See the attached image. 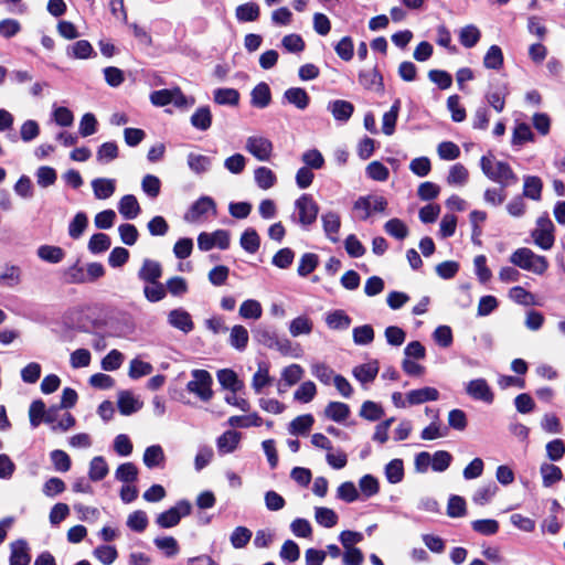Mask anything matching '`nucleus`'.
Returning a JSON list of instances; mask_svg holds the SVG:
<instances>
[{"label": "nucleus", "mask_w": 565, "mask_h": 565, "mask_svg": "<svg viewBox=\"0 0 565 565\" xmlns=\"http://www.w3.org/2000/svg\"><path fill=\"white\" fill-rule=\"evenodd\" d=\"M322 226L326 236L333 243L339 241V232L341 226L340 215L337 212L329 211L321 216Z\"/></svg>", "instance_id": "obj_16"}, {"label": "nucleus", "mask_w": 565, "mask_h": 565, "mask_svg": "<svg viewBox=\"0 0 565 565\" xmlns=\"http://www.w3.org/2000/svg\"><path fill=\"white\" fill-rule=\"evenodd\" d=\"M510 262L514 266L536 275H543L548 268V262L545 256L537 255L526 247L514 250L510 256Z\"/></svg>", "instance_id": "obj_2"}, {"label": "nucleus", "mask_w": 565, "mask_h": 565, "mask_svg": "<svg viewBox=\"0 0 565 565\" xmlns=\"http://www.w3.org/2000/svg\"><path fill=\"white\" fill-rule=\"evenodd\" d=\"M217 380L223 387L231 390L233 393H236L242 387L236 373L228 369L218 371Z\"/></svg>", "instance_id": "obj_58"}, {"label": "nucleus", "mask_w": 565, "mask_h": 565, "mask_svg": "<svg viewBox=\"0 0 565 565\" xmlns=\"http://www.w3.org/2000/svg\"><path fill=\"white\" fill-rule=\"evenodd\" d=\"M212 111L209 106H200L190 117L193 128L200 131H206L212 126Z\"/></svg>", "instance_id": "obj_20"}, {"label": "nucleus", "mask_w": 565, "mask_h": 565, "mask_svg": "<svg viewBox=\"0 0 565 565\" xmlns=\"http://www.w3.org/2000/svg\"><path fill=\"white\" fill-rule=\"evenodd\" d=\"M305 370L299 364H290L281 371V382L286 387H291L297 384L303 376Z\"/></svg>", "instance_id": "obj_50"}, {"label": "nucleus", "mask_w": 565, "mask_h": 565, "mask_svg": "<svg viewBox=\"0 0 565 565\" xmlns=\"http://www.w3.org/2000/svg\"><path fill=\"white\" fill-rule=\"evenodd\" d=\"M119 156V149L116 142H104L97 150L96 159L100 163H108Z\"/></svg>", "instance_id": "obj_56"}, {"label": "nucleus", "mask_w": 565, "mask_h": 565, "mask_svg": "<svg viewBox=\"0 0 565 565\" xmlns=\"http://www.w3.org/2000/svg\"><path fill=\"white\" fill-rule=\"evenodd\" d=\"M503 53L500 46L491 45L484 57H483V66L488 70H500L503 66Z\"/></svg>", "instance_id": "obj_43"}, {"label": "nucleus", "mask_w": 565, "mask_h": 565, "mask_svg": "<svg viewBox=\"0 0 565 565\" xmlns=\"http://www.w3.org/2000/svg\"><path fill=\"white\" fill-rule=\"evenodd\" d=\"M10 565H29L31 557L28 544L24 541L11 543Z\"/></svg>", "instance_id": "obj_27"}, {"label": "nucleus", "mask_w": 565, "mask_h": 565, "mask_svg": "<svg viewBox=\"0 0 565 565\" xmlns=\"http://www.w3.org/2000/svg\"><path fill=\"white\" fill-rule=\"evenodd\" d=\"M92 189L97 200H107L116 191V180L109 178H96L92 181Z\"/></svg>", "instance_id": "obj_18"}, {"label": "nucleus", "mask_w": 565, "mask_h": 565, "mask_svg": "<svg viewBox=\"0 0 565 565\" xmlns=\"http://www.w3.org/2000/svg\"><path fill=\"white\" fill-rule=\"evenodd\" d=\"M327 109L337 121L347 122L353 115L354 106L348 100L335 99L328 103Z\"/></svg>", "instance_id": "obj_14"}, {"label": "nucleus", "mask_w": 565, "mask_h": 565, "mask_svg": "<svg viewBox=\"0 0 565 565\" xmlns=\"http://www.w3.org/2000/svg\"><path fill=\"white\" fill-rule=\"evenodd\" d=\"M480 168L489 180L498 183L502 188H508L518 182V177L510 164L497 160L493 156L481 157Z\"/></svg>", "instance_id": "obj_1"}, {"label": "nucleus", "mask_w": 565, "mask_h": 565, "mask_svg": "<svg viewBox=\"0 0 565 565\" xmlns=\"http://www.w3.org/2000/svg\"><path fill=\"white\" fill-rule=\"evenodd\" d=\"M387 205L388 202L383 195L367 194L359 196L353 202V217L359 221H366L373 213H384Z\"/></svg>", "instance_id": "obj_3"}, {"label": "nucleus", "mask_w": 565, "mask_h": 565, "mask_svg": "<svg viewBox=\"0 0 565 565\" xmlns=\"http://www.w3.org/2000/svg\"><path fill=\"white\" fill-rule=\"evenodd\" d=\"M67 55L74 58H88L94 50L92 44L86 40H79L67 47Z\"/></svg>", "instance_id": "obj_59"}, {"label": "nucleus", "mask_w": 565, "mask_h": 565, "mask_svg": "<svg viewBox=\"0 0 565 565\" xmlns=\"http://www.w3.org/2000/svg\"><path fill=\"white\" fill-rule=\"evenodd\" d=\"M498 492V486L493 481L481 484L473 493L472 501L477 505H486L491 502Z\"/></svg>", "instance_id": "obj_30"}, {"label": "nucleus", "mask_w": 565, "mask_h": 565, "mask_svg": "<svg viewBox=\"0 0 565 565\" xmlns=\"http://www.w3.org/2000/svg\"><path fill=\"white\" fill-rule=\"evenodd\" d=\"M387 481L392 484L399 483L404 479V465L402 459L391 460L384 469Z\"/></svg>", "instance_id": "obj_49"}, {"label": "nucleus", "mask_w": 565, "mask_h": 565, "mask_svg": "<svg viewBox=\"0 0 565 565\" xmlns=\"http://www.w3.org/2000/svg\"><path fill=\"white\" fill-rule=\"evenodd\" d=\"M163 268L161 263L154 259L145 258L137 273L138 278L145 282H157L161 279Z\"/></svg>", "instance_id": "obj_13"}, {"label": "nucleus", "mask_w": 565, "mask_h": 565, "mask_svg": "<svg viewBox=\"0 0 565 565\" xmlns=\"http://www.w3.org/2000/svg\"><path fill=\"white\" fill-rule=\"evenodd\" d=\"M465 392L472 399L484 404H492L494 401V393L491 386L482 377L469 381L465 386Z\"/></svg>", "instance_id": "obj_11"}, {"label": "nucleus", "mask_w": 565, "mask_h": 565, "mask_svg": "<svg viewBox=\"0 0 565 565\" xmlns=\"http://www.w3.org/2000/svg\"><path fill=\"white\" fill-rule=\"evenodd\" d=\"M317 394V386L312 381L303 382L294 393V398L300 403L311 402Z\"/></svg>", "instance_id": "obj_61"}, {"label": "nucleus", "mask_w": 565, "mask_h": 565, "mask_svg": "<svg viewBox=\"0 0 565 565\" xmlns=\"http://www.w3.org/2000/svg\"><path fill=\"white\" fill-rule=\"evenodd\" d=\"M253 533L246 526H237L230 535V542L234 548H243L250 541Z\"/></svg>", "instance_id": "obj_62"}, {"label": "nucleus", "mask_w": 565, "mask_h": 565, "mask_svg": "<svg viewBox=\"0 0 565 565\" xmlns=\"http://www.w3.org/2000/svg\"><path fill=\"white\" fill-rule=\"evenodd\" d=\"M439 392L435 387L425 386L417 390H412L407 393V403L409 405H419L425 402L437 401Z\"/></svg>", "instance_id": "obj_17"}, {"label": "nucleus", "mask_w": 565, "mask_h": 565, "mask_svg": "<svg viewBox=\"0 0 565 565\" xmlns=\"http://www.w3.org/2000/svg\"><path fill=\"white\" fill-rule=\"evenodd\" d=\"M507 94V87L505 85H503L501 88H498L497 90L488 92L486 94V100L497 113H502L505 107Z\"/></svg>", "instance_id": "obj_63"}, {"label": "nucleus", "mask_w": 565, "mask_h": 565, "mask_svg": "<svg viewBox=\"0 0 565 565\" xmlns=\"http://www.w3.org/2000/svg\"><path fill=\"white\" fill-rule=\"evenodd\" d=\"M555 226L548 215H542L536 220V226L532 231L531 236L536 246L543 250H548L555 243Z\"/></svg>", "instance_id": "obj_5"}, {"label": "nucleus", "mask_w": 565, "mask_h": 565, "mask_svg": "<svg viewBox=\"0 0 565 565\" xmlns=\"http://www.w3.org/2000/svg\"><path fill=\"white\" fill-rule=\"evenodd\" d=\"M168 322L184 333L191 332L194 328L190 313L182 308L171 310L168 315Z\"/></svg>", "instance_id": "obj_15"}, {"label": "nucleus", "mask_w": 565, "mask_h": 565, "mask_svg": "<svg viewBox=\"0 0 565 565\" xmlns=\"http://www.w3.org/2000/svg\"><path fill=\"white\" fill-rule=\"evenodd\" d=\"M324 321L329 329L338 331L349 329L352 322L351 318L341 309L328 312Z\"/></svg>", "instance_id": "obj_21"}, {"label": "nucleus", "mask_w": 565, "mask_h": 565, "mask_svg": "<svg viewBox=\"0 0 565 565\" xmlns=\"http://www.w3.org/2000/svg\"><path fill=\"white\" fill-rule=\"evenodd\" d=\"M313 322L307 316H298L289 322V333L292 337L308 335L312 332Z\"/></svg>", "instance_id": "obj_32"}, {"label": "nucleus", "mask_w": 565, "mask_h": 565, "mask_svg": "<svg viewBox=\"0 0 565 565\" xmlns=\"http://www.w3.org/2000/svg\"><path fill=\"white\" fill-rule=\"evenodd\" d=\"M271 102L270 88L266 83L257 84L250 93V104L256 108H266Z\"/></svg>", "instance_id": "obj_25"}, {"label": "nucleus", "mask_w": 565, "mask_h": 565, "mask_svg": "<svg viewBox=\"0 0 565 565\" xmlns=\"http://www.w3.org/2000/svg\"><path fill=\"white\" fill-rule=\"evenodd\" d=\"M315 519L319 525L330 529L337 525L339 516L330 508L317 507L315 508Z\"/></svg>", "instance_id": "obj_44"}, {"label": "nucleus", "mask_w": 565, "mask_h": 565, "mask_svg": "<svg viewBox=\"0 0 565 565\" xmlns=\"http://www.w3.org/2000/svg\"><path fill=\"white\" fill-rule=\"evenodd\" d=\"M143 296L149 302H159L167 296V289L163 284L157 282L145 284Z\"/></svg>", "instance_id": "obj_52"}, {"label": "nucleus", "mask_w": 565, "mask_h": 565, "mask_svg": "<svg viewBox=\"0 0 565 565\" xmlns=\"http://www.w3.org/2000/svg\"><path fill=\"white\" fill-rule=\"evenodd\" d=\"M192 380L188 382L186 390L196 395L201 401L207 402L213 396L211 374L205 370H193Z\"/></svg>", "instance_id": "obj_6"}, {"label": "nucleus", "mask_w": 565, "mask_h": 565, "mask_svg": "<svg viewBox=\"0 0 565 565\" xmlns=\"http://www.w3.org/2000/svg\"><path fill=\"white\" fill-rule=\"evenodd\" d=\"M377 373H379L377 361H372L369 363L358 365L352 371L353 376L362 384L373 382L375 380Z\"/></svg>", "instance_id": "obj_24"}, {"label": "nucleus", "mask_w": 565, "mask_h": 565, "mask_svg": "<svg viewBox=\"0 0 565 565\" xmlns=\"http://www.w3.org/2000/svg\"><path fill=\"white\" fill-rule=\"evenodd\" d=\"M284 98L286 102L294 105L295 107H297L300 110L306 109L310 103V97H309L308 93L303 88H300V87L288 88L284 93Z\"/></svg>", "instance_id": "obj_28"}, {"label": "nucleus", "mask_w": 565, "mask_h": 565, "mask_svg": "<svg viewBox=\"0 0 565 565\" xmlns=\"http://www.w3.org/2000/svg\"><path fill=\"white\" fill-rule=\"evenodd\" d=\"M166 456L160 445H152L146 448L142 461L149 469L161 466L164 462Z\"/></svg>", "instance_id": "obj_34"}, {"label": "nucleus", "mask_w": 565, "mask_h": 565, "mask_svg": "<svg viewBox=\"0 0 565 565\" xmlns=\"http://www.w3.org/2000/svg\"><path fill=\"white\" fill-rule=\"evenodd\" d=\"M38 257L49 264H58L65 257V252L60 246L41 245L36 249Z\"/></svg>", "instance_id": "obj_29"}, {"label": "nucleus", "mask_w": 565, "mask_h": 565, "mask_svg": "<svg viewBox=\"0 0 565 565\" xmlns=\"http://www.w3.org/2000/svg\"><path fill=\"white\" fill-rule=\"evenodd\" d=\"M385 232L396 238V239H404L408 235V227L407 225L399 218H391L384 224Z\"/></svg>", "instance_id": "obj_54"}, {"label": "nucleus", "mask_w": 565, "mask_h": 565, "mask_svg": "<svg viewBox=\"0 0 565 565\" xmlns=\"http://www.w3.org/2000/svg\"><path fill=\"white\" fill-rule=\"evenodd\" d=\"M22 270L17 265H4L0 268V286L13 288L21 282Z\"/></svg>", "instance_id": "obj_23"}, {"label": "nucleus", "mask_w": 565, "mask_h": 565, "mask_svg": "<svg viewBox=\"0 0 565 565\" xmlns=\"http://www.w3.org/2000/svg\"><path fill=\"white\" fill-rule=\"evenodd\" d=\"M118 211L126 220H135L141 212L137 198L132 194L124 195L118 202Z\"/></svg>", "instance_id": "obj_19"}, {"label": "nucleus", "mask_w": 565, "mask_h": 565, "mask_svg": "<svg viewBox=\"0 0 565 565\" xmlns=\"http://www.w3.org/2000/svg\"><path fill=\"white\" fill-rule=\"evenodd\" d=\"M191 510L192 505L188 500H180L174 507L160 513L156 522L162 529L173 527L179 524L182 516L189 515Z\"/></svg>", "instance_id": "obj_7"}, {"label": "nucleus", "mask_w": 565, "mask_h": 565, "mask_svg": "<svg viewBox=\"0 0 565 565\" xmlns=\"http://www.w3.org/2000/svg\"><path fill=\"white\" fill-rule=\"evenodd\" d=\"M543 183L539 177L526 175L524 177L523 198H529L533 201H540L542 198Z\"/></svg>", "instance_id": "obj_31"}, {"label": "nucleus", "mask_w": 565, "mask_h": 565, "mask_svg": "<svg viewBox=\"0 0 565 565\" xmlns=\"http://www.w3.org/2000/svg\"><path fill=\"white\" fill-rule=\"evenodd\" d=\"M230 246V233L225 230H216L213 233L202 232L198 237V247L207 252L213 247L227 249Z\"/></svg>", "instance_id": "obj_10"}, {"label": "nucleus", "mask_w": 565, "mask_h": 565, "mask_svg": "<svg viewBox=\"0 0 565 565\" xmlns=\"http://www.w3.org/2000/svg\"><path fill=\"white\" fill-rule=\"evenodd\" d=\"M481 32L480 30L473 25L468 24L460 29L459 31V41L462 46L467 49H471L480 41Z\"/></svg>", "instance_id": "obj_42"}, {"label": "nucleus", "mask_w": 565, "mask_h": 565, "mask_svg": "<svg viewBox=\"0 0 565 565\" xmlns=\"http://www.w3.org/2000/svg\"><path fill=\"white\" fill-rule=\"evenodd\" d=\"M263 315V308L259 301L255 299L245 300L239 307V316L243 319L257 320Z\"/></svg>", "instance_id": "obj_55"}, {"label": "nucleus", "mask_w": 565, "mask_h": 565, "mask_svg": "<svg viewBox=\"0 0 565 565\" xmlns=\"http://www.w3.org/2000/svg\"><path fill=\"white\" fill-rule=\"evenodd\" d=\"M310 369L311 374L326 385H329L331 382H333L334 377L337 376L334 371L322 362L312 363Z\"/></svg>", "instance_id": "obj_51"}, {"label": "nucleus", "mask_w": 565, "mask_h": 565, "mask_svg": "<svg viewBox=\"0 0 565 565\" xmlns=\"http://www.w3.org/2000/svg\"><path fill=\"white\" fill-rule=\"evenodd\" d=\"M315 418L311 414L297 416L289 424V433L291 435H306L312 427Z\"/></svg>", "instance_id": "obj_45"}, {"label": "nucleus", "mask_w": 565, "mask_h": 565, "mask_svg": "<svg viewBox=\"0 0 565 565\" xmlns=\"http://www.w3.org/2000/svg\"><path fill=\"white\" fill-rule=\"evenodd\" d=\"M349 405L342 402H330L324 408V415L329 419L341 423L350 416Z\"/></svg>", "instance_id": "obj_33"}, {"label": "nucleus", "mask_w": 565, "mask_h": 565, "mask_svg": "<svg viewBox=\"0 0 565 565\" xmlns=\"http://www.w3.org/2000/svg\"><path fill=\"white\" fill-rule=\"evenodd\" d=\"M115 478L124 483H132L138 478V468L132 462H125L118 466Z\"/></svg>", "instance_id": "obj_53"}, {"label": "nucleus", "mask_w": 565, "mask_h": 565, "mask_svg": "<svg viewBox=\"0 0 565 565\" xmlns=\"http://www.w3.org/2000/svg\"><path fill=\"white\" fill-rule=\"evenodd\" d=\"M469 179V172L467 168L461 163H456L450 167L447 183L452 186H463Z\"/></svg>", "instance_id": "obj_41"}, {"label": "nucleus", "mask_w": 565, "mask_h": 565, "mask_svg": "<svg viewBox=\"0 0 565 565\" xmlns=\"http://www.w3.org/2000/svg\"><path fill=\"white\" fill-rule=\"evenodd\" d=\"M360 84L371 90H382L383 89V78L382 75L374 68L365 72H361L359 74Z\"/></svg>", "instance_id": "obj_37"}, {"label": "nucleus", "mask_w": 565, "mask_h": 565, "mask_svg": "<svg viewBox=\"0 0 565 565\" xmlns=\"http://www.w3.org/2000/svg\"><path fill=\"white\" fill-rule=\"evenodd\" d=\"M245 149L259 161H269L273 156V142L260 135L249 136L246 139Z\"/></svg>", "instance_id": "obj_8"}, {"label": "nucleus", "mask_w": 565, "mask_h": 565, "mask_svg": "<svg viewBox=\"0 0 565 565\" xmlns=\"http://www.w3.org/2000/svg\"><path fill=\"white\" fill-rule=\"evenodd\" d=\"M239 244L242 248L249 253L255 254L260 246V238L254 228H247L241 236Z\"/></svg>", "instance_id": "obj_48"}, {"label": "nucleus", "mask_w": 565, "mask_h": 565, "mask_svg": "<svg viewBox=\"0 0 565 565\" xmlns=\"http://www.w3.org/2000/svg\"><path fill=\"white\" fill-rule=\"evenodd\" d=\"M318 213V204L310 194L305 193L295 201V212L290 218L307 230L316 222Z\"/></svg>", "instance_id": "obj_4"}, {"label": "nucleus", "mask_w": 565, "mask_h": 565, "mask_svg": "<svg viewBox=\"0 0 565 565\" xmlns=\"http://www.w3.org/2000/svg\"><path fill=\"white\" fill-rule=\"evenodd\" d=\"M248 331L244 326L236 324L231 329L230 332V344L238 350L244 351L248 344Z\"/></svg>", "instance_id": "obj_39"}, {"label": "nucleus", "mask_w": 565, "mask_h": 565, "mask_svg": "<svg viewBox=\"0 0 565 565\" xmlns=\"http://www.w3.org/2000/svg\"><path fill=\"white\" fill-rule=\"evenodd\" d=\"M241 95L235 88H216L213 90V100L222 106H237Z\"/></svg>", "instance_id": "obj_26"}, {"label": "nucleus", "mask_w": 565, "mask_h": 565, "mask_svg": "<svg viewBox=\"0 0 565 565\" xmlns=\"http://www.w3.org/2000/svg\"><path fill=\"white\" fill-rule=\"evenodd\" d=\"M190 170L196 174L205 173L210 170L212 160L210 157L190 152L186 157Z\"/></svg>", "instance_id": "obj_36"}, {"label": "nucleus", "mask_w": 565, "mask_h": 565, "mask_svg": "<svg viewBox=\"0 0 565 565\" xmlns=\"http://www.w3.org/2000/svg\"><path fill=\"white\" fill-rule=\"evenodd\" d=\"M108 465L104 457L96 456L89 462V479L92 481H100L108 475Z\"/></svg>", "instance_id": "obj_47"}, {"label": "nucleus", "mask_w": 565, "mask_h": 565, "mask_svg": "<svg viewBox=\"0 0 565 565\" xmlns=\"http://www.w3.org/2000/svg\"><path fill=\"white\" fill-rule=\"evenodd\" d=\"M216 214V204L210 196H201L189 209L184 220L189 223H196L206 218L207 214Z\"/></svg>", "instance_id": "obj_9"}, {"label": "nucleus", "mask_w": 565, "mask_h": 565, "mask_svg": "<svg viewBox=\"0 0 565 565\" xmlns=\"http://www.w3.org/2000/svg\"><path fill=\"white\" fill-rule=\"evenodd\" d=\"M399 108L401 100L396 99L391 109L383 115L382 130L386 136H392L395 131Z\"/></svg>", "instance_id": "obj_40"}, {"label": "nucleus", "mask_w": 565, "mask_h": 565, "mask_svg": "<svg viewBox=\"0 0 565 565\" xmlns=\"http://www.w3.org/2000/svg\"><path fill=\"white\" fill-rule=\"evenodd\" d=\"M58 408L51 407L45 409V404L38 399L31 403L29 408L30 424L32 427H38L41 422L53 424L57 420Z\"/></svg>", "instance_id": "obj_12"}, {"label": "nucleus", "mask_w": 565, "mask_h": 565, "mask_svg": "<svg viewBox=\"0 0 565 565\" xmlns=\"http://www.w3.org/2000/svg\"><path fill=\"white\" fill-rule=\"evenodd\" d=\"M254 180L258 188L268 190L277 182L276 174L267 167H258L254 171Z\"/></svg>", "instance_id": "obj_38"}, {"label": "nucleus", "mask_w": 565, "mask_h": 565, "mask_svg": "<svg viewBox=\"0 0 565 565\" xmlns=\"http://www.w3.org/2000/svg\"><path fill=\"white\" fill-rule=\"evenodd\" d=\"M118 408L122 415H131L141 408V403L128 391L118 396Z\"/></svg>", "instance_id": "obj_35"}, {"label": "nucleus", "mask_w": 565, "mask_h": 565, "mask_svg": "<svg viewBox=\"0 0 565 565\" xmlns=\"http://www.w3.org/2000/svg\"><path fill=\"white\" fill-rule=\"evenodd\" d=\"M241 435L235 430H226L216 440L217 451L221 455L233 452L239 443Z\"/></svg>", "instance_id": "obj_22"}, {"label": "nucleus", "mask_w": 565, "mask_h": 565, "mask_svg": "<svg viewBox=\"0 0 565 565\" xmlns=\"http://www.w3.org/2000/svg\"><path fill=\"white\" fill-rule=\"evenodd\" d=\"M366 177L379 182H384L390 177L388 169L380 161H372L365 168Z\"/></svg>", "instance_id": "obj_64"}, {"label": "nucleus", "mask_w": 565, "mask_h": 565, "mask_svg": "<svg viewBox=\"0 0 565 565\" xmlns=\"http://www.w3.org/2000/svg\"><path fill=\"white\" fill-rule=\"evenodd\" d=\"M541 475L543 479L544 487H551L555 482L559 481L563 477L562 470L552 463H543L541 466Z\"/></svg>", "instance_id": "obj_60"}, {"label": "nucleus", "mask_w": 565, "mask_h": 565, "mask_svg": "<svg viewBox=\"0 0 565 565\" xmlns=\"http://www.w3.org/2000/svg\"><path fill=\"white\" fill-rule=\"evenodd\" d=\"M88 225L87 215L84 212H78L68 225V235L73 239H78Z\"/></svg>", "instance_id": "obj_57"}, {"label": "nucleus", "mask_w": 565, "mask_h": 565, "mask_svg": "<svg viewBox=\"0 0 565 565\" xmlns=\"http://www.w3.org/2000/svg\"><path fill=\"white\" fill-rule=\"evenodd\" d=\"M235 14L238 21L252 22L256 21L259 18L260 9L257 3L247 2L238 6L236 8Z\"/></svg>", "instance_id": "obj_46"}]
</instances>
